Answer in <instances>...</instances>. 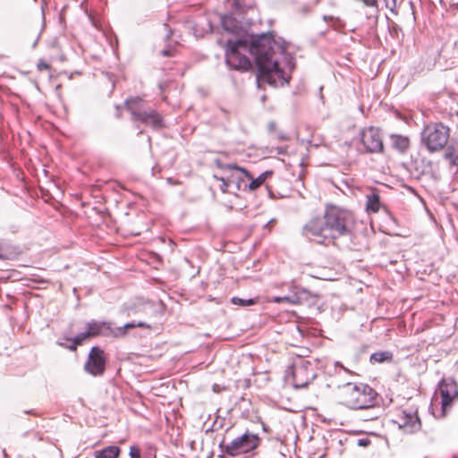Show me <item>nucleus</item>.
<instances>
[{"instance_id":"obj_11","label":"nucleus","mask_w":458,"mask_h":458,"mask_svg":"<svg viewBox=\"0 0 458 458\" xmlns=\"http://www.w3.org/2000/svg\"><path fill=\"white\" fill-rule=\"evenodd\" d=\"M439 394L441 401H454L458 399V384L453 378L442 379L436 391Z\"/></svg>"},{"instance_id":"obj_33","label":"nucleus","mask_w":458,"mask_h":458,"mask_svg":"<svg viewBox=\"0 0 458 458\" xmlns=\"http://www.w3.org/2000/svg\"><path fill=\"white\" fill-rule=\"evenodd\" d=\"M371 441L369 438H360L358 440L357 444L359 446L366 447L370 445Z\"/></svg>"},{"instance_id":"obj_31","label":"nucleus","mask_w":458,"mask_h":458,"mask_svg":"<svg viewBox=\"0 0 458 458\" xmlns=\"http://www.w3.org/2000/svg\"><path fill=\"white\" fill-rule=\"evenodd\" d=\"M389 31L392 36H398V32L401 31V28L393 21H389Z\"/></svg>"},{"instance_id":"obj_5","label":"nucleus","mask_w":458,"mask_h":458,"mask_svg":"<svg viewBox=\"0 0 458 458\" xmlns=\"http://www.w3.org/2000/svg\"><path fill=\"white\" fill-rule=\"evenodd\" d=\"M294 388L307 386L315 377L316 372L311 362L301 360L290 369Z\"/></svg>"},{"instance_id":"obj_35","label":"nucleus","mask_w":458,"mask_h":458,"mask_svg":"<svg viewBox=\"0 0 458 458\" xmlns=\"http://www.w3.org/2000/svg\"><path fill=\"white\" fill-rule=\"evenodd\" d=\"M50 66L48 64H47L45 61H39L38 64V70L43 71V70H49Z\"/></svg>"},{"instance_id":"obj_21","label":"nucleus","mask_w":458,"mask_h":458,"mask_svg":"<svg viewBox=\"0 0 458 458\" xmlns=\"http://www.w3.org/2000/svg\"><path fill=\"white\" fill-rule=\"evenodd\" d=\"M120 449L117 446L110 445L96 453V458H118Z\"/></svg>"},{"instance_id":"obj_14","label":"nucleus","mask_w":458,"mask_h":458,"mask_svg":"<svg viewBox=\"0 0 458 458\" xmlns=\"http://www.w3.org/2000/svg\"><path fill=\"white\" fill-rule=\"evenodd\" d=\"M350 405L348 407L352 410H367L369 411V414L364 416V419L369 420H375L379 417L380 414V407L378 405L379 403H373L369 405H357V403H349Z\"/></svg>"},{"instance_id":"obj_6","label":"nucleus","mask_w":458,"mask_h":458,"mask_svg":"<svg viewBox=\"0 0 458 458\" xmlns=\"http://www.w3.org/2000/svg\"><path fill=\"white\" fill-rule=\"evenodd\" d=\"M259 442L260 438L257 434L246 432L231 442V456L253 451Z\"/></svg>"},{"instance_id":"obj_2","label":"nucleus","mask_w":458,"mask_h":458,"mask_svg":"<svg viewBox=\"0 0 458 458\" xmlns=\"http://www.w3.org/2000/svg\"><path fill=\"white\" fill-rule=\"evenodd\" d=\"M326 231L330 239L350 235L354 227L353 215L335 206L327 207L325 212Z\"/></svg>"},{"instance_id":"obj_15","label":"nucleus","mask_w":458,"mask_h":458,"mask_svg":"<svg viewBox=\"0 0 458 458\" xmlns=\"http://www.w3.org/2000/svg\"><path fill=\"white\" fill-rule=\"evenodd\" d=\"M453 403H429L428 410L437 418H444L447 411L451 410Z\"/></svg>"},{"instance_id":"obj_37","label":"nucleus","mask_w":458,"mask_h":458,"mask_svg":"<svg viewBox=\"0 0 458 458\" xmlns=\"http://www.w3.org/2000/svg\"><path fill=\"white\" fill-rule=\"evenodd\" d=\"M276 123H275V122H270V123H268V130H269V131H270V132L275 131H276Z\"/></svg>"},{"instance_id":"obj_3","label":"nucleus","mask_w":458,"mask_h":458,"mask_svg":"<svg viewBox=\"0 0 458 458\" xmlns=\"http://www.w3.org/2000/svg\"><path fill=\"white\" fill-rule=\"evenodd\" d=\"M450 129L442 123H429L421 132V141L429 152L443 149L448 142Z\"/></svg>"},{"instance_id":"obj_38","label":"nucleus","mask_w":458,"mask_h":458,"mask_svg":"<svg viewBox=\"0 0 458 458\" xmlns=\"http://www.w3.org/2000/svg\"><path fill=\"white\" fill-rule=\"evenodd\" d=\"M222 448L224 449L225 453L229 454V445H225V442L221 444Z\"/></svg>"},{"instance_id":"obj_43","label":"nucleus","mask_w":458,"mask_h":458,"mask_svg":"<svg viewBox=\"0 0 458 458\" xmlns=\"http://www.w3.org/2000/svg\"><path fill=\"white\" fill-rule=\"evenodd\" d=\"M213 389H214L215 392L218 391V386L215 385Z\"/></svg>"},{"instance_id":"obj_40","label":"nucleus","mask_w":458,"mask_h":458,"mask_svg":"<svg viewBox=\"0 0 458 458\" xmlns=\"http://www.w3.org/2000/svg\"><path fill=\"white\" fill-rule=\"evenodd\" d=\"M275 222V219H271L269 222H267V224L266 225V227H269L270 225H272V224Z\"/></svg>"},{"instance_id":"obj_24","label":"nucleus","mask_w":458,"mask_h":458,"mask_svg":"<svg viewBox=\"0 0 458 458\" xmlns=\"http://www.w3.org/2000/svg\"><path fill=\"white\" fill-rule=\"evenodd\" d=\"M217 45L220 46L225 51V63L229 66V38H218L216 41Z\"/></svg>"},{"instance_id":"obj_28","label":"nucleus","mask_w":458,"mask_h":458,"mask_svg":"<svg viewBox=\"0 0 458 458\" xmlns=\"http://www.w3.org/2000/svg\"><path fill=\"white\" fill-rule=\"evenodd\" d=\"M300 299L299 297L293 295V296H282V297H275L274 302L280 303V302H287L292 304L299 303Z\"/></svg>"},{"instance_id":"obj_23","label":"nucleus","mask_w":458,"mask_h":458,"mask_svg":"<svg viewBox=\"0 0 458 458\" xmlns=\"http://www.w3.org/2000/svg\"><path fill=\"white\" fill-rule=\"evenodd\" d=\"M445 158L451 165H458V153L454 146H448L445 152Z\"/></svg>"},{"instance_id":"obj_44","label":"nucleus","mask_w":458,"mask_h":458,"mask_svg":"<svg viewBox=\"0 0 458 458\" xmlns=\"http://www.w3.org/2000/svg\"><path fill=\"white\" fill-rule=\"evenodd\" d=\"M2 258H3V257H2V255L0 254V259H2Z\"/></svg>"},{"instance_id":"obj_19","label":"nucleus","mask_w":458,"mask_h":458,"mask_svg":"<svg viewBox=\"0 0 458 458\" xmlns=\"http://www.w3.org/2000/svg\"><path fill=\"white\" fill-rule=\"evenodd\" d=\"M105 328L109 329V327L105 322L91 321L87 324V332L90 337L102 334Z\"/></svg>"},{"instance_id":"obj_1","label":"nucleus","mask_w":458,"mask_h":458,"mask_svg":"<svg viewBox=\"0 0 458 458\" xmlns=\"http://www.w3.org/2000/svg\"><path fill=\"white\" fill-rule=\"evenodd\" d=\"M251 57H254L258 68L259 87L262 83L278 87L289 82L290 77L284 68L292 71L294 64L285 47L271 34L244 37L237 40L231 38V69L249 71L252 68Z\"/></svg>"},{"instance_id":"obj_36","label":"nucleus","mask_w":458,"mask_h":458,"mask_svg":"<svg viewBox=\"0 0 458 458\" xmlns=\"http://www.w3.org/2000/svg\"><path fill=\"white\" fill-rule=\"evenodd\" d=\"M221 182H222V184L220 186L221 190L223 192H226V187H227V182L225 179H220Z\"/></svg>"},{"instance_id":"obj_16","label":"nucleus","mask_w":458,"mask_h":458,"mask_svg":"<svg viewBox=\"0 0 458 458\" xmlns=\"http://www.w3.org/2000/svg\"><path fill=\"white\" fill-rule=\"evenodd\" d=\"M366 209L369 212L377 213L381 207L380 198L378 192L374 190L366 195Z\"/></svg>"},{"instance_id":"obj_42","label":"nucleus","mask_w":458,"mask_h":458,"mask_svg":"<svg viewBox=\"0 0 458 458\" xmlns=\"http://www.w3.org/2000/svg\"><path fill=\"white\" fill-rule=\"evenodd\" d=\"M278 138L282 140H284L286 139L284 135L281 134L278 136Z\"/></svg>"},{"instance_id":"obj_26","label":"nucleus","mask_w":458,"mask_h":458,"mask_svg":"<svg viewBox=\"0 0 458 458\" xmlns=\"http://www.w3.org/2000/svg\"><path fill=\"white\" fill-rule=\"evenodd\" d=\"M256 301H257L254 298H249V299H242V298H238V297L231 298V303H233L234 305L242 306V307L252 305V304L256 303Z\"/></svg>"},{"instance_id":"obj_18","label":"nucleus","mask_w":458,"mask_h":458,"mask_svg":"<svg viewBox=\"0 0 458 458\" xmlns=\"http://www.w3.org/2000/svg\"><path fill=\"white\" fill-rule=\"evenodd\" d=\"M273 174V172L270 170L265 171L262 174H260L257 178H253L250 174V183L249 185V191H252L257 190L259 187H260L267 178H269Z\"/></svg>"},{"instance_id":"obj_12","label":"nucleus","mask_w":458,"mask_h":458,"mask_svg":"<svg viewBox=\"0 0 458 458\" xmlns=\"http://www.w3.org/2000/svg\"><path fill=\"white\" fill-rule=\"evenodd\" d=\"M125 311L128 316L135 314H142L145 317H151L155 313V304L151 301L139 299L133 303L125 307Z\"/></svg>"},{"instance_id":"obj_39","label":"nucleus","mask_w":458,"mask_h":458,"mask_svg":"<svg viewBox=\"0 0 458 458\" xmlns=\"http://www.w3.org/2000/svg\"><path fill=\"white\" fill-rule=\"evenodd\" d=\"M335 366H339V367H341L344 371H346V372H348V373H351V371H350L348 369H346L345 367H344V365H342L339 361H336V362H335Z\"/></svg>"},{"instance_id":"obj_30","label":"nucleus","mask_w":458,"mask_h":458,"mask_svg":"<svg viewBox=\"0 0 458 458\" xmlns=\"http://www.w3.org/2000/svg\"><path fill=\"white\" fill-rule=\"evenodd\" d=\"M90 336L89 335L88 332H83V333H81L79 335H77L73 340L76 342L77 344L81 345L82 344V343L87 340L88 338H89Z\"/></svg>"},{"instance_id":"obj_8","label":"nucleus","mask_w":458,"mask_h":458,"mask_svg":"<svg viewBox=\"0 0 458 458\" xmlns=\"http://www.w3.org/2000/svg\"><path fill=\"white\" fill-rule=\"evenodd\" d=\"M361 142L367 152L379 153L384 149L380 131L375 127H369L362 130Z\"/></svg>"},{"instance_id":"obj_25","label":"nucleus","mask_w":458,"mask_h":458,"mask_svg":"<svg viewBox=\"0 0 458 458\" xmlns=\"http://www.w3.org/2000/svg\"><path fill=\"white\" fill-rule=\"evenodd\" d=\"M386 7L390 10L394 15L398 14V8L403 0H384Z\"/></svg>"},{"instance_id":"obj_13","label":"nucleus","mask_w":458,"mask_h":458,"mask_svg":"<svg viewBox=\"0 0 458 458\" xmlns=\"http://www.w3.org/2000/svg\"><path fill=\"white\" fill-rule=\"evenodd\" d=\"M401 420L399 428H403L406 433L411 434L420 428V421L415 415L405 413L404 416L401 418Z\"/></svg>"},{"instance_id":"obj_29","label":"nucleus","mask_w":458,"mask_h":458,"mask_svg":"<svg viewBox=\"0 0 458 458\" xmlns=\"http://www.w3.org/2000/svg\"><path fill=\"white\" fill-rule=\"evenodd\" d=\"M219 21L225 32H229V18L226 15H220Z\"/></svg>"},{"instance_id":"obj_34","label":"nucleus","mask_w":458,"mask_h":458,"mask_svg":"<svg viewBox=\"0 0 458 458\" xmlns=\"http://www.w3.org/2000/svg\"><path fill=\"white\" fill-rule=\"evenodd\" d=\"M72 344L70 345H64L65 348L69 349L70 351H75L79 344H76V342L73 340V338L70 339ZM60 345L64 346L63 344H59Z\"/></svg>"},{"instance_id":"obj_4","label":"nucleus","mask_w":458,"mask_h":458,"mask_svg":"<svg viewBox=\"0 0 458 458\" xmlns=\"http://www.w3.org/2000/svg\"><path fill=\"white\" fill-rule=\"evenodd\" d=\"M126 108L131 114L134 121L150 125L154 129L163 126L162 118L154 110H147L144 107V101L140 98H131L125 102Z\"/></svg>"},{"instance_id":"obj_7","label":"nucleus","mask_w":458,"mask_h":458,"mask_svg":"<svg viewBox=\"0 0 458 458\" xmlns=\"http://www.w3.org/2000/svg\"><path fill=\"white\" fill-rule=\"evenodd\" d=\"M303 233L306 237L318 243L325 244L327 240H331L330 233L326 231L325 217L309 221L303 228Z\"/></svg>"},{"instance_id":"obj_10","label":"nucleus","mask_w":458,"mask_h":458,"mask_svg":"<svg viewBox=\"0 0 458 458\" xmlns=\"http://www.w3.org/2000/svg\"><path fill=\"white\" fill-rule=\"evenodd\" d=\"M250 174L244 168L231 164V186L239 191H249Z\"/></svg>"},{"instance_id":"obj_9","label":"nucleus","mask_w":458,"mask_h":458,"mask_svg":"<svg viewBox=\"0 0 458 458\" xmlns=\"http://www.w3.org/2000/svg\"><path fill=\"white\" fill-rule=\"evenodd\" d=\"M106 368L104 352L98 347H92L84 365L85 370L93 376H101Z\"/></svg>"},{"instance_id":"obj_22","label":"nucleus","mask_w":458,"mask_h":458,"mask_svg":"<svg viewBox=\"0 0 458 458\" xmlns=\"http://www.w3.org/2000/svg\"><path fill=\"white\" fill-rule=\"evenodd\" d=\"M134 327H146L149 328L150 327L142 321L139 322H131L125 324L123 327H118L117 332L114 334L116 336H123L126 334L127 330L134 328Z\"/></svg>"},{"instance_id":"obj_20","label":"nucleus","mask_w":458,"mask_h":458,"mask_svg":"<svg viewBox=\"0 0 458 458\" xmlns=\"http://www.w3.org/2000/svg\"><path fill=\"white\" fill-rule=\"evenodd\" d=\"M393 353L389 351L377 352L370 355L371 363H383L386 361H392Z\"/></svg>"},{"instance_id":"obj_32","label":"nucleus","mask_w":458,"mask_h":458,"mask_svg":"<svg viewBox=\"0 0 458 458\" xmlns=\"http://www.w3.org/2000/svg\"><path fill=\"white\" fill-rule=\"evenodd\" d=\"M130 457L131 458H141L140 451L137 446H131Z\"/></svg>"},{"instance_id":"obj_41","label":"nucleus","mask_w":458,"mask_h":458,"mask_svg":"<svg viewBox=\"0 0 458 458\" xmlns=\"http://www.w3.org/2000/svg\"><path fill=\"white\" fill-rule=\"evenodd\" d=\"M284 409L287 410V411H295L294 409L293 408H290V407H284Z\"/></svg>"},{"instance_id":"obj_27","label":"nucleus","mask_w":458,"mask_h":458,"mask_svg":"<svg viewBox=\"0 0 458 458\" xmlns=\"http://www.w3.org/2000/svg\"><path fill=\"white\" fill-rule=\"evenodd\" d=\"M354 389L357 391H362L365 394H368L369 396L370 400L375 399L377 395L373 388H371L368 385L354 386Z\"/></svg>"},{"instance_id":"obj_17","label":"nucleus","mask_w":458,"mask_h":458,"mask_svg":"<svg viewBox=\"0 0 458 458\" xmlns=\"http://www.w3.org/2000/svg\"><path fill=\"white\" fill-rule=\"evenodd\" d=\"M393 148L401 153H404L410 148V140L408 137L402 135H392L391 136Z\"/></svg>"}]
</instances>
